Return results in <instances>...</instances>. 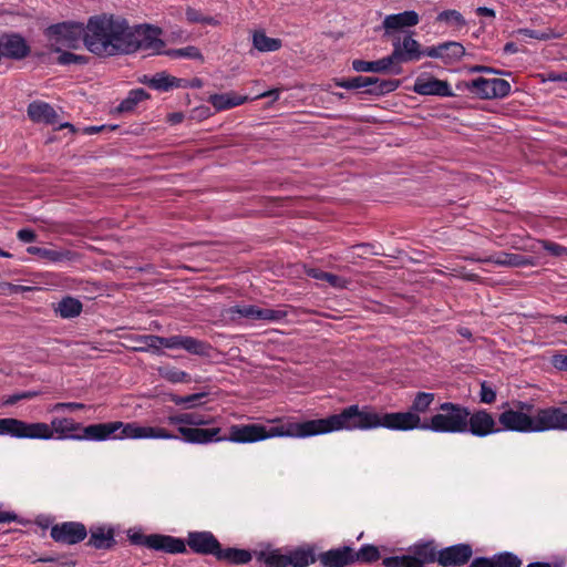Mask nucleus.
Returning <instances> with one entry per match:
<instances>
[{
  "mask_svg": "<svg viewBox=\"0 0 567 567\" xmlns=\"http://www.w3.org/2000/svg\"><path fill=\"white\" fill-rule=\"evenodd\" d=\"M392 47V53L388 56L393 68L421 60V43L412 37L411 32L393 34Z\"/></svg>",
  "mask_w": 567,
  "mask_h": 567,
  "instance_id": "nucleus-10",
  "label": "nucleus"
},
{
  "mask_svg": "<svg viewBox=\"0 0 567 567\" xmlns=\"http://www.w3.org/2000/svg\"><path fill=\"white\" fill-rule=\"evenodd\" d=\"M435 394L431 392H417L412 400L409 410L419 415L426 413L434 402Z\"/></svg>",
  "mask_w": 567,
  "mask_h": 567,
  "instance_id": "nucleus-38",
  "label": "nucleus"
},
{
  "mask_svg": "<svg viewBox=\"0 0 567 567\" xmlns=\"http://www.w3.org/2000/svg\"><path fill=\"white\" fill-rule=\"evenodd\" d=\"M476 260L477 262L494 264L499 267H527L534 265L533 258L529 256L505 251Z\"/></svg>",
  "mask_w": 567,
  "mask_h": 567,
  "instance_id": "nucleus-21",
  "label": "nucleus"
},
{
  "mask_svg": "<svg viewBox=\"0 0 567 567\" xmlns=\"http://www.w3.org/2000/svg\"><path fill=\"white\" fill-rule=\"evenodd\" d=\"M467 420L466 433H470L473 436L486 437L502 432V429L494 415L486 409L475 410L474 412H471L468 409Z\"/></svg>",
  "mask_w": 567,
  "mask_h": 567,
  "instance_id": "nucleus-11",
  "label": "nucleus"
},
{
  "mask_svg": "<svg viewBox=\"0 0 567 567\" xmlns=\"http://www.w3.org/2000/svg\"><path fill=\"white\" fill-rule=\"evenodd\" d=\"M11 436L17 439L106 441L110 439H163L178 440L175 433L161 426H142L136 422L114 421L83 426L72 417H53L50 424L28 423L11 417Z\"/></svg>",
  "mask_w": 567,
  "mask_h": 567,
  "instance_id": "nucleus-2",
  "label": "nucleus"
},
{
  "mask_svg": "<svg viewBox=\"0 0 567 567\" xmlns=\"http://www.w3.org/2000/svg\"><path fill=\"white\" fill-rule=\"evenodd\" d=\"M128 538L132 544L145 546L151 549L152 548L151 542L154 538V534L144 535L142 533H134V534L130 535Z\"/></svg>",
  "mask_w": 567,
  "mask_h": 567,
  "instance_id": "nucleus-52",
  "label": "nucleus"
},
{
  "mask_svg": "<svg viewBox=\"0 0 567 567\" xmlns=\"http://www.w3.org/2000/svg\"><path fill=\"white\" fill-rule=\"evenodd\" d=\"M420 17L413 11H404L396 14H389L384 18L382 22V28L384 29V35H392L394 31L401 30L403 28L414 27L419 23Z\"/></svg>",
  "mask_w": 567,
  "mask_h": 567,
  "instance_id": "nucleus-20",
  "label": "nucleus"
},
{
  "mask_svg": "<svg viewBox=\"0 0 567 567\" xmlns=\"http://www.w3.org/2000/svg\"><path fill=\"white\" fill-rule=\"evenodd\" d=\"M498 424L502 431L519 433L566 431L567 432V409L564 406H548L537 409L534 415L515 411L504 410L498 415Z\"/></svg>",
  "mask_w": 567,
  "mask_h": 567,
  "instance_id": "nucleus-5",
  "label": "nucleus"
},
{
  "mask_svg": "<svg viewBox=\"0 0 567 567\" xmlns=\"http://www.w3.org/2000/svg\"><path fill=\"white\" fill-rule=\"evenodd\" d=\"M318 560L323 567H349L354 565L351 546H341L320 553Z\"/></svg>",
  "mask_w": 567,
  "mask_h": 567,
  "instance_id": "nucleus-18",
  "label": "nucleus"
},
{
  "mask_svg": "<svg viewBox=\"0 0 567 567\" xmlns=\"http://www.w3.org/2000/svg\"><path fill=\"white\" fill-rule=\"evenodd\" d=\"M156 339H161V336L156 334H143L136 337V341L140 343L138 346L134 347V350L137 352H153L161 354L162 352V346L158 343Z\"/></svg>",
  "mask_w": 567,
  "mask_h": 567,
  "instance_id": "nucleus-40",
  "label": "nucleus"
},
{
  "mask_svg": "<svg viewBox=\"0 0 567 567\" xmlns=\"http://www.w3.org/2000/svg\"><path fill=\"white\" fill-rule=\"evenodd\" d=\"M58 63L61 65L69 64H86L89 62V58L85 55L75 54L69 51L59 52Z\"/></svg>",
  "mask_w": 567,
  "mask_h": 567,
  "instance_id": "nucleus-45",
  "label": "nucleus"
},
{
  "mask_svg": "<svg viewBox=\"0 0 567 567\" xmlns=\"http://www.w3.org/2000/svg\"><path fill=\"white\" fill-rule=\"evenodd\" d=\"M231 316L238 315L252 321L278 322L284 320L288 312L282 309L259 308L255 305H236L229 308Z\"/></svg>",
  "mask_w": 567,
  "mask_h": 567,
  "instance_id": "nucleus-12",
  "label": "nucleus"
},
{
  "mask_svg": "<svg viewBox=\"0 0 567 567\" xmlns=\"http://www.w3.org/2000/svg\"><path fill=\"white\" fill-rule=\"evenodd\" d=\"M436 21L453 23L457 27H464L466 24L464 17L458 11L453 9L440 12L436 17Z\"/></svg>",
  "mask_w": 567,
  "mask_h": 567,
  "instance_id": "nucleus-44",
  "label": "nucleus"
},
{
  "mask_svg": "<svg viewBox=\"0 0 567 567\" xmlns=\"http://www.w3.org/2000/svg\"><path fill=\"white\" fill-rule=\"evenodd\" d=\"M86 406L83 403L80 402H59L55 403L52 408L53 412H60L63 410L69 411H76V410H84Z\"/></svg>",
  "mask_w": 567,
  "mask_h": 567,
  "instance_id": "nucleus-53",
  "label": "nucleus"
},
{
  "mask_svg": "<svg viewBox=\"0 0 567 567\" xmlns=\"http://www.w3.org/2000/svg\"><path fill=\"white\" fill-rule=\"evenodd\" d=\"M151 544V549L167 554H185L187 551L186 544L182 538L169 535L154 534Z\"/></svg>",
  "mask_w": 567,
  "mask_h": 567,
  "instance_id": "nucleus-26",
  "label": "nucleus"
},
{
  "mask_svg": "<svg viewBox=\"0 0 567 567\" xmlns=\"http://www.w3.org/2000/svg\"><path fill=\"white\" fill-rule=\"evenodd\" d=\"M324 281H327L331 287L339 289L347 288L349 284V281L346 278L337 276L331 272L327 274Z\"/></svg>",
  "mask_w": 567,
  "mask_h": 567,
  "instance_id": "nucleus-54",
  "label": "nucleus"
},
{
  "mask_svg": "<svg viewBox=\"0 0 567 567\" xmlns=\"http://www.w3.org/2000/svg\"><path fill=\"white\" fill-rule=\"evenodd\" d=\"M415 567H425L426 565L437 561L439 549L434 540L420 542L409 548Z\"/></svg>",
  "mask_w": 567,
  "mask_h": 567,
  "instance_id": "nucleus-22",
  "label": "nucleus"
},
{
  "mask_svg": "<svg viewBox=\"0 0 567 567\" xmlns=\"http://www.w3.org/2000/svg\"><path fill=\"white\" fill-rule=\"evenodd\" d=\"M425 419L405 412L378 413L373 408L364 405L360 408L352 404L344 408L340 413L331 414L323 419L324 434L341 430H372L385 427L392 431L423 430Z\"/></svg>",
  "mask_w": 567,
  "mask_h": 567,
  "instance_id": "nucleus-3",
  "label": "nucleus"
},
{
  "mask_svg": "<svg viewBox=\"0 0 567 567\" xmlns=\"http://www.w3.org/2000/svg\"><path fill=\"white\" fill-rule=\"evenodd\" d=\"M518 32L525 34L528 38H533V39H538V40L548 39V37L545 33L536 31V30L519 29Z\"/></svg>",
  "mask_w": 567,
  "mask_h": 567,
  "instance_id": "nucleus-61",
  "label": "nucleus"
},
{
  "mask_svg": "<svg viewBox=\"0 0 567 567\" xmlns=\"http://www.w3.org/2000/svg\"><path fill=\"white\" fill-rule=\"evenodd\" d=\"M414 563L410 550L406 555L385 557L382 560L384 567H415Z\"/></svg>",
  "mask_w": 567,
  "mask_h": 567,
  "instance_id": "nucleus-43",
  "label": "nucleus"
},
{
  "mask_svg": "<svg viewBox=\"0 0 567 567\" xmlns=\"http://www.w3.org/2000/svg\"><path fill=\"white\" fill-rule=\"evenodd\" d=\"M161 29L152 25H127L126 41H130V50L125 54L136 52L137 50H154L159 52L165 43L159 39Z\"/></svg>",
  "mask_w": 567,
  "mask_h": 567,
  "instance_id": "nucleus-9",
  "label": "nucleus"
},
{
  "mask_svg": "<svg viewBox=\"0 0 567 567\" xmlns=\"http://www.w3.org/2000/svg\"><path fill=\"white\" fill-rule=\"evenodd\" d=\"M43 33L51 42V51L53 52H61V48L56 44L69 49H78L81 41L84 43L86 24L78 21H63L49 25Z\"/></svg>",
  "mask_w": 567,
  "mask_h": 567,
  "instance_id": "nucleus-7",
  "label": "nucleus"
},
{
  "mask_svg": "<svg viewBox=\"0 0 567 567\" xmlns=\"http://www.w3.org/2000/svg\"><path fill=\"white\" fill-rule=\"evenodd\" d=\"M480 402L484 404H493L496 401V390L487 381L481 382Z\"/></svg>",
  "mask_w": 567,
  "mask_h": 567,
  "instance_id": "nucleus-48",
  "label": "nucleus"
},
{
  "mask_svg": "<svg viewBox=\"0 0 567 567\" xmlns=\"http://www.w3.org/2000/svg\"><path fill=\"white\" fill-rule=\"evenodd\" d=\"M183 120H184V114L182 112H174V113H169L167 115V122L171 123L172 125L179 124L183 122Z\"/></svg>",
  "mask_w": 567,
  "mask_h": 567,
  "instance_id": "nucleus-63",
  "label": "nucleus"
},
{
  "mask_svg": "<svg viewBox=\"0 0 567 567\" xmlns=\"http://www.w3.org/2000/svg\"><path fill=\"white\" fill-rule=\"evenodd\" d=\"M473 549L470 544H456L439 550V565L458 567L470 561Z\"/></svg>",
  "mask_w": 567,
  "mask_h": 567,
  "instance_id": "nucleus-15",
  "label": "nucleus"
},
{
  "mask_svg": "<svg viewBox=\"0 0 567 567\" xmlns=\"http://www.w3.org/2000/svg\"><path fill=\"white\" fill-rule=\"evenodd\" d=\"M207 396L206 392H198L188 395H178L175 393L168 394V399L175 405L183 406L184 409H194L203 404V399Z\"/></svg>",
  "mask_w": 567,
  "mask_h": 567,
  "instance_id": "nucleus-36",
  "label": "nucleus"
},
{
  "mask_svg": "<svg viewBox=\"0 0 567 567\" xmlns=\"http://www.w3.org/2000/svg\"><path fill=\"white\" fill-rule=\"evenodd\" d=\"M457 90H467L482 100L503 99L511 92V84L504 79L477 78L456 84Z\"/></svg>",
  "mask_w": 567,
  "mask_h": 567,
  "instance_id": "nucleus-8",
  "label": "nucleus"
},
{
  "mask_svg": "<svg viewBox=\"0 0 567 567\" xmlns=\"http://www.w3.org/2000/svg\"><path fill=\"white\" fill-rule=\"evenodd\" d=\"M413 92L420 95H436L441 97L455 96L450 84L436 78L424 79L423 76H419L414 82Z\"/></svg>",
  "mask_w": 567,
  "mask_h": 567,
  "instance_id": "nucleus-16",
  "label": "nucleus"
},
{
  "mask_svg": "<svg viewBox=\"0 0 567 567\" xmlns=\"http://www.w3.org/2000/svg\"><path fill=\"white\" fill-rule=\"evenodd\" d=\"M423 56H430L442 60V43L434 47H427L425 49L421 48V59Z\"/></svg>",
  "mask_w": 567,
  "mask_h": 567,
  "instance_id": "nucleus-55",
  "label": "nucleus"
},
{
  "mask_svg": "<svg viewBox=\"0 0 567 567\" xmlns=\"http://www.w3.org/2000/svg\"><path fill=\"white\" fill-rule=\"evenodd\" d=\"M143 83L154 90L163 92H167L175 87H187V80L169 75L165 72H158L150 79L145 75Z\"/></svg>",
  "mask_w": 567,
  "mask_h": 567,
  "instance_id": "nucleus-25",
  "label": "nucleus"
},
{
  "mask_svg": "<svg viewBox=\"0 0 567 567\" xmlns=\"http://www.w3.org/2000/svg\"><path fill=\"white\" fill-rule=\"evenodd\" d=\"M439 412L425 419L423 431L435 433H466L468 408L458 403L443 402Z\"/></svg>",
  "mask_w": 567,
  "mask_h": 567,
  "instance_id": "nucleus-6",
  "label": "nucleus"
},
{
  "mask_svg": "<svg viewBox=\"0 0 567 567\" xmlns=\"http://www.w3.org/2000/svg\"><path fill=\"white\" fill-rule=\"evenodd\" d=\"M513 405L515 411H522L523 413H527L529 415L534 410V404L527 401H514Z\"/></svg>",
  "mask_w": 567,
  "mask_h": 567,
  "instance_id": "nucleus-59",
  "label": "nucleus"
},
{
  "mask_svg": "<svg viewBox=\"0 0 567 567\" xmlns=\"http://www.w3.org/2000/svg\"><path fill=\"white\" fill-rule=\"evenodd\" d=\"M18 519L17 514L12 512L0 511V523H10Z\"/></svg>",
  "mask_w": 567,
  "mask_h": 567,
  "instance_id": "nucleus-64",
  "label": "nucleus"
},
{
  "mask_svg": "<svg viewBox=\"0 0 567 567\" xmlns=\"http://www.w3.org/2000/svg\"><path fill=\"white\" fill-rule=\"evenodd\" d=\"M468 71L471 73L509 74L508 72L496 70L492 66H486V65H473L468 69Z\"/></svg>",
  "mask_w": 567,
  "mask_h": 567,
  "instance_id": "nucleus-56",
  "label": "nucleus"
},
{
  "mask_svg": "<svg viewBox=\"0 0 567 567\" xmlns=\"http://www.w3.org/2000/svg\"><path fill=\"white\" fill-rule=\"evenodd\" d=\"M82 309L83 305L79 299L66 296L54 307V312L62 319H72L80 316Z\"/></svg>",
  "mask_w": 567,
  "mask_h": 567,
  "instance_id": "nucleus-32",
  "label": "nucleus"
},
{
  "mask_svg": "<svg viewBox=\"0 0 567 567\" xmlns=\"http://www.w3.org/2000/svg\"><path fill=\"white\" fill-rule=\"evenodd\" d=\"M551 364L560 371H567V355L556 353L551 357Z\"/></svg>",
  "mask_w": 567,
  "mask_h": 567,
  "instance_id": "nucleus-57",
  "label": "nucleus"
},
{
  "mask_svg": "<svg viewBox=\"0 0 567 567\" xmlns=\"http://www.w3.org/2000/svg\"><path fill=\"white\" fill-rule=\"evenodd\" d=\"M11 417L0 419V435L11 436Z\"/></svg>",
  "mask_w": 567,
  "mask_h": 567,
  "instance_id": "nucleus-62",
  "label": "nucleus"
},
{
  "mask_svg": "<svg viewBox=\"0 0 567 567\" xmlns=\"http://www.w3.org/2000/svg\"><path fill=\"white\" fill-rule=\"evenodd\" d=\"M212 416L198 412H172L161 423L177 427V437L188 444H209L213 442L230 441L235 443H256L271 437H310L324 434L323 419L291 422L282 419L269 421L274 425L260 423L235 424L229 427L228 436H220V427L200 426L212 424Z\"/></svg>",
  "mask_w": 567,
  "mask_h": 567,
  "instance_id": "nucleus-1",
  "label": "nucleus"
},
{
  "mask_svg": "<svg viewBox=\"0 0 567 567\" xmlns=\"http://www.w3.org/2000/svg\"><path fill=\"white\" fill-rule=\"evenodd\" d=\"M156 340L162 346V348L164 347L167 349H182L184 336L176 334V336H171V337H161V339H156Z\"/></svg>",
  "mask_w": 567,
  "mask_h": 567,
  "instance_id": "nucleus-49",
  "label": "nucleus"
},
{
  "mask_svg": "<svg viewBox=\"0 0 567 567\" xmlns=\"http://www.w3.org/2000/svg\"><path fill=\"white\" fill-rule=\"evenodd\" d=\"M186 19L190 23L216 24L217 21L213 17L204 16L199 10L188 7L186 9Z\"/></svg>",
  "mask_w": 567,
  "mask_h": 567,
  "instance_id": "nucleus-46",
  "label": "nucleus"
},
{
  "mask_svg": "<svg viewBox=\"0 0 567 567\" xmlns=\"http://www.w3.org/2000/svg\"><path fill=\"white\" fill-rule=\"evenodd\" d=\"M17 237L23 243H32L35 240L37 234L30 228H22L17 233Z\"/></svg>",
  "mask_w": 567,
  "mask_h": 567,
  "instance_id": "nucleus-58",
  "label": "nucleus"
},
{
  "mask_svg": "<svg viewBox=\"0 0 567 567\" xmlns=\"http://www.w3.org/2000/svg\"><path fill=\"white\" fill-rule=\"evenodd\" d=\"M115 544L116 540L114 539V530L112 528L105 529V527L97 526L90 529L87 546L95 549H111Z\"/></svg>",
  "mask_w": 567,
  "mask_h": 567,
  "instance_id": "nucleus-28",
  "label": "nucleus"
},
{
  "mask_svg": "<svg viewBox=\"0 0 567 567\" xmlns=\"http://www.w3.org/2000/svg\"><path fill=\"white\" fill-rule=\"evenodd\" d=\"M190 354L199 355V357H209L213 350V347L203 340H198L196 338L184 336L183 348Z\"/></svg>",
  "mask_w": 567,
  "mask_h": 567,
  "instance_id": "nucleus-35",
  "label": "nucleus"
},
{
  "mask_svg": "<svg viewBox=\"0 0 567 567\" xmlns=\"http://www.w3.org/2000/svg\"><path fill=\"white\" fill-rule=\"evenodd\" d=\"M252 44L260 52H274L281 48V40L269 38L264 31H255L252 34Z\"/></svg>",
  "mask_w": 567,
  "mask_h": 567,
  "instance_id": "nucleus-34",
  "label": "nucleus"
},
{
  "mask_svg": "<svg viewBox=\"0 0 567 567\" xmlns=\"http://www.w3.org/2000/svg\"><path fill=\"white\" fill-rule=\"evenodd\" d=\"M50 535L56 543L74 545L86 538L87 530L80 522H64L53 525Z\"/></svg>",
  "mask_w": 567,
  "mask_h": 567,
  "instance_id": "nucleus-13",
  "label": "nucleus"
},
{
  "mask_svg": "<svg viewBox=\"0 0 567 567\" xmlns=\"http://www.w3.org/2000/svg\"><path fill=\"white\" fill-rule=\"evenodd\" d=\"M28 116L37 123L56 124L58 114L55 110L45 102L34 101L28 105Z\"/></svg>",
  "mask_w": 567,
  "mask_h": 567,
  "instance_id": "nucleus-27",
  "label": "nucleus"
},
{
  "mask_svg": "<svg viewBox=\"0 0 567 567\" xmlns=\"http://www.w3.org/2000/svg\"><path fill=\"white\" fill-rule=\"evenodd\" d=\"M254 556L266 567H289L287 553L282 554L280 549L254 550Z\"/></svg>",
  "mask_w": 567,
  "mask_h": 567,
  "instance_id": "nucleus-31",
  "label": "nucleus"
},
{
  "mask_svg": "<svg viewBox=\"0 0 567 567\" xmlns=\"http://www.w3.org/2000/svg\"><path fill=\"white\" fill-rule=\"evenodd\" d=\"M28 254L54 264H71L80 259V254L70 249H53L37 246H29Z\"/></svg>",
  "mask_w": 567,
  "mask_h": 567,
  "instance_id": "nucleus-17",
  "label": "nucleus"
},
{
  "mask_svg": "<svg viewBox=\"0 0 567 567\" xmlns=\"http://www.w3.org/2000/svg\"><path fill=\"white\" fill-rule=\"evenodd\" d=\"M540 245L544 250L554 257H561L567 254V248L550 240H542Z\"/></svg>",
  "mask_w": 567,
  "mask_h": 567,
  "instance_id": "nucleus-50",
  "label": "nucleus"
},
{
  "mask_svg": "<svg viewBox=\"0 0 567 567\" xmlns=\"http://www.w3.org/2000/svg\"><path fill=\"white\" fill-rule=\"evenodd\" d=\"M316 546L305 544L287 551L289 567H308L318 560Z\"/></svg>",
  "mask_w": 567,
  "mask_h": 567,
  "instance_id": "nucleus-23",
  "label": "nucleus"
},
{
  "mask_svg": "<svg viewBox=\"0 0 567 567\" xmlns=\"http://www.w3.org/2000/svg\"><path fill=\"white\" fill-rule=\"evenodd\" d=\"M362 81V75H358L353 78L337 80L336 85L347 90H355L363 87Z\"/></svg>",
  "mask_w": 567,
  "mask_h": 567,
  "instance_id": "nucleus-51",
  "label": "nucleus"
},
{
  "mask_svg": "<svg viewBox=\"0 0 567 567\" xmlns=\"http://www.w3.org/2000/svg\"><path fill=\"white\" fill-rule=\"evenodd\" d=\"M166 54L173 58H188V59H202L203 55L200 51L193 45L176 49V50H168L166 51Z\"/></svg>",
  "mask_w": 567,
  "mask_h": 567,
  "instance_id": "nucleus-47",
  "label": "nucleus"
},
{
  "mask_svg": "<svg viewBox=\"0 0 567 567\" xmlns=\"http://www.w3.org/2000/svg\"><path fill=\"white\" fill-rule=\"evenodd\" d=\"M254 556V551L247 549L239 548H223L221 544L219 545V549L216 555V559L219 561H225L231 565H245L248 564Z\"/></svg>",
  "mask_w": 567,
  "mask_h": 567,
  "instance_id": "nucleus-29",
  "label": "nucleus"
},
{
  "mask_svg": "<svg viewBox=\"0 0 567 567\" xmlns=\"http://www.w3.org/2000/svg\"><path fill=\"white\" fill-rule=\"evenodd\" d=\"M150 97V94L144 89L131 90L127 96L118 104L116 111L118 113H130L135 110L137 104Z\"/></svg>",
  "mask_w": 567,
  "mask_h": 567,
  "instance_id": "nucleus-33",
  "label": "nucleus"
},
{
  "mask_svg": "<svg viewBox=\"0 0 567 567\" xmlns=\"http://www.w3.org/2000/svg\"><path fill=\"white\" fill-rule=\"evenodd\" d=\"M186 545L197 555H212L216 558L219 549V540L212 532H189Z\"/></svg>",
  "mask_w": 567,
  "mask_h": 567,
  "instance_id": "nucleus-14",
  "label": "nucleus"
},
{
  "mask_svg": "<svg viewBox=\"0 0 567 567\" xmlns=\"http://www.w3.org/2000/svg\"><path fill=\"white\" fill-rule=\"evenodd\" d=\"M352 69L357 72H374V73H393L399 75L402 73V68H393L391 64V60L389 56H384L377 61H364V60H353Z\"/></svg>",
  "mask_w": 567,
  "mask_h": 567,
  "instance_id": "nucleus-24",
  "label": "nucleus"
},
{
  "mask_svg": "<svg viewBox=\"0 0 567 567\" xmlns=\"http://www.w3.org/2000/svg\"><path fill=\"white\" fill-rule=\"evenodd\" d=\"M127 21L113 14L92 16L86 22L84 47L100 58L125 54L130 50L126 41Z\"/></svg>",
  "mask_w": 567,
  "mask_h": 567,
  "instance_id": "nucleus-4",
  "label": "nucleus"
},
{
  "mask_svg": "<svg viewBox=\"0 0 567 567\" xmlns=\"http://www.w3.org/2000/svg\"><path fill=\"white\" fill-rule=\"evenodd\" d=\"M522 559L511 551H502L492 557H476L470 567H522Z\"/></svg>",
  "mask_w": 567,
  "mask_h": 567,
  "instance_id": "nucleus-19",
  "label": "nucleus"
},
{
  "mask_svg": "<svg viewBox=\"0 0 567 567\" xmlns=\"http://www.w3.org/2000/svg\"><path fill=\"white\" fill-rule=\"evenodd\" d=\"M159 375L172 383H188L190 375L174 367H164L158 369Z\"/></svg>",
  "mask_w": 567,
  "mask_h": 567,
  "instance_id": "nucleus-42",
  "label": "nucleus"
},
{
  "mask_svg": "<svg viewBox=\"0 0 567 567\" xmlns=\"http://www.w3.org/2000/svg\"><path fill=\"white\" fill-rule=\"evenodd\" d=\"M248 100L247 96L239 95L235 92L212 94L208 102L217 110L225 111L244 104Z\"/></svg>",
  "mask_w": 567,
  "mask_h": 567,
  "instance_id": "nucleus-30",
  "label": "nucleus"
},
{
  "mask_svg": "<svg viewBox=\"0 0 567 567\" xmlns=\"http://www.w3.org/2000/svg\"><path fill=\"white\" fill-rule=\"evenodd\" d=\"M305 272L308 277H311L313 279H318V280H324L326 279V276H327V271H323L319 268H306L305 269Z\"/></svg>",
  "mask_w": 567,
  "mask_h": 567,
  "instance_id": "nucleus-60",
  "label": "nucleus"
},
{
  "mask_svg": "<svg viewBox=\"0 0 567 567\" xmlns=\"http://www.w3.org/2000/svg\"><path fill=\"white\" fill-rule=\"evenodd\" d=\"M353 564H372L381 558L380 550L374 545H363L359 550L352 547Z\"/></svg>",
  "mask_w": 567,
  "mask_h": 567,
  "instance_id": "nucleus-37",
  "label": "nucleus"
},
{
  "mask_svg": "<svg viewBox=\"0 0 567 567\" xmlns=\"http://www.w3.org/2000/svg\"><path fill=\"white\" fill-rule=\"evenodd\" d=\"M465 54V48L455 41L442 43V60L444 63H453L458 61Z\"/></svg>",
  "mask_w": 567,
  "mask_h": 567,
  "instance_id": "nucleus-39",
  "label": "nucleus"
},
{
  "mask_svg": "<svg viewBox=\"0 0 567 567\" xmlns=\"http://www.w3.org/2000/svg\"><path fill=\"white\" fill-rule=\"evenodd\" d=\"M401 84L396 79H378L377 85L373 89H367L363 93L369 95L382 96L395 91Z\"/></svg>",
  "mask_w": 567,
  "mask_h": 567,
  "instance_id": "nucleus-41",
  "label": "nucleus"
}]
</instances>
